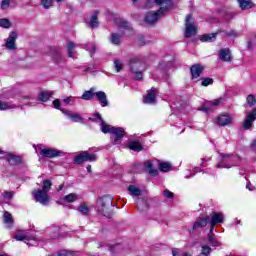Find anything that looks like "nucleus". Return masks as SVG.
<instances>
[{
	"label": "nucleus",
	"mask_w": 256,
	"mask_h": 256,
	"mask_svg": "<svg viewBox=\"0 0 256 256\" xmlns=\"http://www.w3.org/2000/svg\"><path fill=\"white\" fill-rule=\"evenodd\" d=\"M96 118H90V121H96V119H99L100 121V129L102 133L107 134L110 133L112 135L113 145H119L121 143V140L123 137H125V130L121 127H113L109 124H106L105 120L101 118V114L96 113L94 115Z\"/></svg>",
	"instance_id": "1"
},
{
	"label": "nucleus",
	"mask_w": 256,
	"mask_h": 256,
	"mask_svg": "<svg viewBox=\"0 0 256 256\" xmlns=\"http://www.w3.org/2000/svg\"><path fill=\"white\" fill-rule=\"evenodd\" d=\"M156 5L160 6V9L156 12H148L144 17L145 23L147 25H155L157 21H159V17L163 16V14L167 13L169 9H173V1L172 0H154Z\"/></svg>",
	"instance_id": "2"
},
{
	"label": "nucleus",
	"mask_w": 256,
	"mask_h": 256,
	"mask_svg": "<svg viewBox=\"0 0 256 256\" xmlns=\"http://www.w3.org/2000/svg\"><path fill=\"white\" fill-rule=\"evenodd\" d=\"M111 207H113V197L106 195L97 200V211L104 217H111Z\"/></svg>",
	"instance_id": "3"
},
{
	"label": "nucleus",
	"mask_w": 256,
	"mask_h": 256,
	"mask_svg": "<svg viewBox=\"0 0 256 256\" xmlns=\"http://www.w3.org/2000/svg\"><path fill=\"white\" fill-rule=\"evenodd\" d=\"M14 239L16 241H24L28 247H37L39 245V238H37L33 231H24L23 233L16 234Z\"/></svg>",
	"instance_id": "4"
},
{
	"label": "nucleus",
	"mask_w": 256,
	"mask_h": 256,
	"mask_svg": "<svg viewBox=\"0 0 256 256\" xmlns=\"http://www.w3.org/2000/svg\"><path fill=\"white\" fill-rule=\"evenodd\" d=\"M130 69L135 75L134 79L136 81H141V79H143V71H145L147 67L145 66V63L139 58H132L130 60Z\"/></svg>",
	"instance_id": "5"
},
{
	"label": "nucleus",
	"mask_w": 256,
	"mask_h": 256,
	"mask_svg": "<svg viewBox=\"0 0 256 256\" xmlns=\"http://www.w3.org/2000/svg\"><path fill=\"white\" fill-rule=\"evenodd\" d=\"M222 161L219 162L216 167L218 169H231L235 165H239L241 158L235 155L221 154Z\"/></svg>",
	"instance_id": "6"
},
{
	"label": "nucleus",
	"mask_w": 256,
	"mask_h": 256,
	"mask_svg": "<svg viewBox=\"0 0 256 256\" xmlns=\"http://www.w3.org/2000/svg\"><path fill=\"white\" fill-rule=\"evenodd\" d=\"M53 106L55 109H58L59 111H62L64 115H66L73 123H83V118H81V115L77 113H72L71 111H67L64 109H61V101L59 99H56L53 101Z\"/></svg>",
	"instance_id": "7"
},
{
	"label": "nucleus",
	"mask_w": 256,
	"mask_h": 256,
	"mask_svg": "<svg viewBox=\"0 0 256 256\" xmlns=\"http://www.w3.org/2000/svg\"><path fill=\"white\" fill-rule=\"evenodd\" d=\"M185 27L184 37L189 38L193 37V35H197V27H195V20L191 14L186 16Z\"/></svg>",
	"instance_id": "8"
},
{
	"label": "nucleus",
	"mask_w": 256,
	"mask_h": 256,
	"mask_svg": "<svg viewBox=\"0 0 256 256\" xmlns=\"http://www.w3.org/2000/svg\"><path fill=\"white\" fill-rule=\"evenodd\" d=\"M87 161H97V155L89 154V152L83 151L80 154L76 155L74 158V162L77 165H81V163H87Z\"/></svg>",
	"instance_id": "9"
},
{
	"label": "nucleus",
	"mask_w": 256,
	"mask_h": 256,
	"mask_svg": "<svg viewBox=\"0 0 256 256\" xmlns=\"http://www.w3.org/2000/svg\"><path fill=\"white\" fill-rule=\"evenodd\" d=\"M17 37V32L12 31L5 40L4 47L8 49V51H15L17 49Z\"/></svg>",
	"instance_id": "10"
},
{
	"label": "nucleus",
	"mask_w": 256,
	"mask_h": 256,
	"mask_svg": "<svg viewBox=\"0 0 256 256\" xmlns=\"http://www.w3.org/2000/svg\"><path fill=\"white\" fill-rule=\"evenodd\" d=\"M32 195L38 203L41 205H47L49 203V195L43 190H36L32 192Z\"/></svg>",
	"instance_id": "11"
},
{
	"label": "nucleus",
	"mask_w": 256,
	"mask_h": 256,
	"mask_svg": "<svg viewBox=\"0 0 256 256\" xmlns=\"http://www.w3.org/2000/svg\"><path fill=\"white\" fill-rule=\"evenodd\" d=\"M222 101L223 98L208 101L202 106L201 111H203L204 113H211L214 107H219V105H221Z\"/></svg>",
	"instance_id": "12"
},
{
	"label": "nucleus",
	"mask_w": 256,
	"mask_h": 256,
	"mask_svg": "<svg viewBox=\"0 0 256 256\" xmlns=\"http://www.w3.org/2000/svg\"><path fill=\"white\" fill-rule=\"evenodd\" d=\"M225 216L221 212H214L211 216L210 221V231L212 232L213 229H215V225H218V223H224Z\"/></svg>",
	"instance_id": "13"
},
{
	"label": "nucleus",
	"mask_w": 256,
	"mask_h": 256,
	"mask_svg": "<svg viewBox=\"0 0 256 256\" xmlns=\"http://www.w3.org/2000/svg\"><path fill=\"white\" fill-rule=\"evenodd\" d=\"M41 157H47L48 159H53V157H59L61 152L54 148H43L39 147Z\"/></svg>",
	"instance_id": "14"
},
{
	"label": "nucleus",
	"mask_w": 256,
	"mask_h": 256,
	"mask_svg": "<svg viewBox=\"0 0 256 256\" xmlns=\"http://www.w3.org/2000/svg\"><path fill=\"white\" fill-rule=\"evenodd\" d=\"M256 119V108H253L252 111L246 116L244 123H243V128L246 130H249L253 127V122Z\"/></svg>",
	"instance_id": "15"
},
{
	"label": "nucleus",
	"mask_w": 256,
	"mask_h": 256,
	"mask_svg": "<svg viewBox=\"0 0 256 256\" xmlns=\"http://www.w3.org/2000/svg\"><path fill=\"white\" fill-rule=\"evenodd\" d=\"M157 99V89L151 88L148 90L146 96L144 97V103L147 105H152V103H155Z\"/></svg>",
	"instance_id": "16"
},
{
	"label": "nucleus",
	"mask_w": 256,
	"mask_h": 256,
	"mask_svg": "<svg viewBox=\"0 0 256 256\" xmlns=\"http://www.w3.org/2000/svg\"><path fill=\"white\" fill-rule=\"evenodd\" d=\"M95 97L101 107H109V100L107 99V94L104 91L96 92Z\"/></svg>",
	"instance_id": "17"
},
{
	"label": "nucleus",
	"mask_w": 256,
	"mask_h": 256,
	"mask_svg": "<svg viewBox=\"0 0 256 256\" xmlns=\"http://www.w3.org/2000/svg\"><path fill=\"white\" fill-rule=\"evenodd\" d=\"M203 65L194 64L190 68L192 79H199L201 77V73H203Z\"/></svg>",
	"instance_id": "18"
},
{
	"label": "nucleus",
	"mask_w": 256,
	"mask_h": 256,
	"mask_svg": "<svg viewBox=\"0 0 256 256\" xmlns=\"http://www.w3.org/2000/svg\"><path fill=\"white\" fill-rule=\"evenodd\" d=\"M208 223H209V216H206L204 218H197L192 229L193 231H197V229H202V227H207Z\"/></svg>",
	"instance_id": "19"
},
{
	"label": "nucleus",
	"mask_w": 256,
	"mask_h": 256,
	"mask_svg": "<svg viewBox=\"0 0 256 256\" xmlns=\"http://www.w3.org/2000/svg\"><path fill=\"white\" fill-rule=\"evenodd\" d=\"M231 116L230 115H227V114H222L220 116H218L217 118V124L220 126V127H225L229 124H231Z\"/></svg>",
	"instance_id": "20"
},
{
	"label": "nucleus",
	"mask_w": 256,
	"mask_h": 256,
	"mask_svg": "<svg viewBox=\"0 0 256 256\" xmlns=\"http://www.w3.org/2000/svg\"><path fill=\"white\" fill-rule=\"evenodd\" d=\"M6 159L9 163V165H21L22 159L21 156L13 155V154H7Z\"/></svg>",
	"instance_id": "21"
},
{
	"label": "nucleus",
	"mask_w": 256,
	"mask_h": 256,
	"mask_svg": "<svg viewBox=\"0 0 256 256\" xmlns=\"http://www.w3.org/2000/svg\"><path fill=\"white\" fill-rule=\"evenodd\" d=\"M144 169L149 173V175H153L154 177L159 175V171L153 168V162H151V160L144 162Z\"/></svg>",
	"instance_id": "22"
},
{
	"label": "nucleus",
	"mask_w": 256,
	"mask_h": 256,
	"mask_svg": "<svg viewBox=\"0 0 256 256\" xmlns=\"http://www.w3.org/2000/svg\"><path fill=\"white\" fill-rule=\"evenodd\" d=\"M219 58L221 61L229 62L231 61V50L229 48H223L219 51Z\"/></svg>",
	"instance_id": "23"
},
{
	"label": "nucleus",
	"mask_w": 256,
	"mask_h": 256,
	"mask_svg": "<svg viewBox=\"0 0 256 256\" xmlns=\"http://www.w3.org/2000/svg\"><path fill=\"white\" fill-rule=\"evenodd\" d=\"M95 95H96L95 88H90L89 90L83 93V95L81 96V99H83L84 101H91L95 99Z\"/></svg>",
	"instance_id": "24"
},
{
	"label": "nucleus",
	"mask_w": 256,
	"mask_h": 256,
	"mask_svg": "<svg viewBox=\"0 0 256 256\" xmlns=\"http://www.w3.org/2000/svg\"><path fill=\"white\" fill-rule=\"evenodd\" d=\"M51 97H53V92L42 91L38 94V101H42L43 103H45L48 99H51Z\"/></svg>",
	"instance_id": "25"
},
{
	"label": "nucleus",
	"mask_w": 256,
	"mask_h": 256,
	"mask_svg": "<svg viewBox=\"0 0 256 256\" xmlns=\"http://www.w3.org/2000/svg\"><path fill=\"white\" fill-rule=\"evenodd\" d=\"M17 105L13 104V102H3L0 101V111H7L9 109H16Z\"/></svg>",
	"instance_id": "26"
},
{
	"label": "nucleus",
	"mask_w": 256,
	"mask_h": 256,
	"mask_svg": "<svg viewBox=\"0 0 256 256\" xmlns=\"http://www.w3.org/2000/svg\"><path fill=\"white\" fill-rule=\"evenodd\" d=\"M238 3L240 9H242L243 11L251 9L253 7V2H251V0H238Z\"/></svg>",
	"instance_id": "27"
},
{
	"label": "nucleus",
	"mask_w": 256,
	"mask_h": 256,
	"mask_svg": "<svg viewBox=\"0 0 256 256\" xmlns=\"http://www.w3.org/2000/svg\"><path fill=\"white\" fill-rule=\"evenodd\" d=\"M128 147L132 151H143V146L140 141H131L129 142Z\"/></svg>",
	"instance_id": "28"
},
{
	"label": "nucleus",
	"mask_w": 256,
	"mask_h": 256,
	"mask_svg": "<svg viewBox=\"0 0 256 256\" xmlns=\"http://www.w3.org/2000/svg\"><path fill=\"white\" fill-rule=\"evenodd\" d=\"M98 15L99 11H95L90 18V27H92V29H94L95 27H99V19L97 18Z\"/></svg>",
	"instance_id": "29"
},
{
	"label": "nucleus",
	"mask_w": 256,
	"mask_h": 256,
	"mask_svg": "<svg viewBox=\"0 0 256 256\" xmlns=\"http://www.w3.org/2000/svg\"><path fill=\"white\" fill-rule=\"evenodd\" d=\"M217 39V33H212V34H205L201 37L202 42H208L211 43Z\"/></svg>",
	"instance_id": "30"
},
{
	"label": "nucleus",
	"mask_w": 256,
	"mask_h": 256,
	"mask_svg": "<svg viewBox=\"0 0 256 256\" xmlns=\"http://www.w3.org/2000/svg\"><path fill=\"white\" fill-rule=\"evenodd\" d=\"M208 243H210L212 247H219V245H221V243L215 239V234H213V231L211 232V230L210 234H208Z\"/></svg>",
	"instance_id": "31"
},
{
	"label": "nucleus",
	"mask_w": 256,
	"mask_h": 256,
	"mask_svg": "<svg viewBox=\"0 0 256 256\" xmlns=\"http://www.w3.org/2000/svg\"><path fill=\"white\" fill-rule=\"evenodd\" d=\"M3 217H4V223L8 227H12L13 226V216L11 215V213L5 211Z\"/></svg>",
	"instance_id": "32"
},
{
	"label": "nucleus",
	"mask_w": 256,
	"mask_h": 256,
	"mask_svg": "<svg viewBox=\"0 0 256 256\" xmlns=\"http://www.w3.org/2000/svg\"><path fill=\"white\" fill-rule=\"evenodd\" d=\"M158 167L162 173H167L168 171H171V163L168 162H160L158 164Z\"/></svg>",
	"instance_id": "33"
},
{
	"label": "nucleus",
	"mask_w": 256,
	"mask_h": 256,
	"mask_svg": "<svg viewBox=\"0 0 256 256\" xmlns=\"http://www.w3.org/2000/svg\"><path fill=\"white\" fill-rule=\"evenodd\" d=\"M110 43H112V45H121V35L112 33L110 37Z\"/></svg>",
	"instance_id": "34"
},
{
	"label": "nucleus",
	"mask_w": 256,
	"mask_h": 256,
	"mask_svg": "<svg viewBox=\"0 0 256 256\" xmlns=\"http://www.w3.org/2000/svg\"><path fill=\"white\" fill-rule=\"evenodd\" d=\"M77 211H79L81 215H84L85 217H87V215H89V206H87V204L85 203H82L78 206Z\"/></svg>",
	"instance_id": "35"
},
{
	"label": "nucleus",
	"mask_w": 256,
	"mask_h": 256,
	"mask_svg": "<svg viewBox=\"0 0 256 256\" xmlns=\"http://www.w3.org/2000/svg\"><path fill=\"white\" fill-rule=\"evenodd\" d=\"M75 47H77V45L73 42H69L67 45V50H68V57H75Z\"/></svg>",
	"instance_id": "36"
},
{
	"label": "nucleus",
	"mask_w": 256,
	"mask_h": 256,
	"mask_svg": "<svg viewBox=\"0 0 256 256\" xmlns=\"http://www.w3.org/2000/svg\"><path fill=\"white\" fill-rule=\"evenodd\" d=\"M128 191L131 193V195H133V197H139V195H141V190L135 185H130L128 187Z\"/></svg>",
	"instance_id": "37"
},
{
	"label": "nucleus",
	"mask_w": 256,
	"mask_h": 256,
	"mask_svg": "<svg viewBox=\"0 0 256 256\" xmlns=\"http://www.w3.org/2000/svg\"><path fill=\"white\" fill-rule=\"evenodd\" d=\"M77 199H79V196L75 193L68 194L64 197V201H66L67 203H75Z\"/></svg>",
	"instance_id": "38"
},
{
	"label": "nucleus",
	"mask_w": 256,
	"mask_h": 256,
	"mask_svg": "<svg viewBox=\"0 0 256 256\" xmlns=\"http://www.w3.org/2000/svg\"><path fill=\"white\" fill-rule=\"evenodd\" d=\"M52 183L51 180L46 179L43 181V185H42V191H44L45 193L51 191V187H52Z\"/></svg>",
	"instance_id": "39"
},
{
	"label": "nucleus",
	"mask_w": 256,
	"mask_h": 256,
	"mask_svg": "<svg viewBox=\"0 0 256 256\" xmlns=\"http://www.w3.org/2000/svg\"><path fill=\"white\" fill-rule=\"evenodd\" d=\"M119 27H120V29H125L126 31H132L133 32V28L131 27V24H129V22H127L125 20L120 21Z\"/></svg>",
	"instance_id": "40"
},
{
	"label": "nucleus",
	"mask_w": 256,
	"mask_h": 256,
	"mask_svg": "<svg viewBox=\"0 0 256 256\" xmlns=\"http://www.w3.org/2000/svg\"><path fill=\"white\" fill-rule=\"evenodd\" d=\"M86 51H89L91 55H95V51H97V46H95V43H88L85 45Z\"/></svg>",
	"instance_id": "41"
},
{
	"label": "nucleus",
	"mask_w": 256,
	"mask_h": 256,
	"mask_svg": "<svg viewBox=\"0 0 256 256\" xmlns=\"http://www.w3.org/2000/svg\"><path fill=\"white\" fill-rule=\"evenodd\" d=\"M114 68L117 73L123 69V60H114Z\"/></svg>",
	"instance_id": "42"
},
{
	"label": "nucleus",
	"mask_w": 256,
	"mask_h": 256,
	"mask_svg": "<svg viewBox=\"0 0 256 256\" xmlns=\"http://www.w3.org/2000/svg\"><path fill=\"white\" fill-rule=\"evenodd\" d=\"M0 27H3L4 29H9L11 27V21L6 18L0 19Z\"/></svg>",
	"instance_id": "43"
},
{
	"label": "nucleus",
	"mask_w": 256,
	"mask_h": 256,
	"mask_svg": "<svg viewBox=\"0 0 256 256\" xmlns=\"http://www.w3.org/2000/svg\"><path fill=\"white\" fill-rule=\"evenodd\" d=\"M14 195L15 194L11 191H4V193L2 194V197L4 198L5 201L9 202L11 201V199H13Z\"/></svg>",
	"instance_id": "44"
},
{
	"label": "nucleus",
	"mask_w": 256,
	"mask_h": 256,
	"mask_svg": "<svg viewBox=\"0 0 256 256\" xmlns=\"http://www.w3.org/2000/svg\"><path fill=\"white\" fill-rule=\"evenodd\" d=\"M41 5L44 9H50V7H53V0H41Z\"/></svg>",
	"instance_id": "45"
},
{
	"label": "nucleus",
	"mask_w": 256,
	"mask_h": 256,
	"mask_svg": "<svg viewBox=\"0 0 256 256\" xmlns=\"http://www.w3.org/2000/svg\"><path fill=\"white\" fill-rule=\"evenodd\" d=\"M172 255L173 256H191L190 254L184 253L181 251V249L174 248L172 249Z\"/></svg>",
	"instance_id": "46"
},
{
	"label": "nucleus",
	"mask_w": 256,
	"mask_h": 256,
	"mask_svg": "<svg viewBox=\"0 0 256 256\" xmlns=\"http://www.w3.org/2000/svg\"><path fill=\"white\" fill-rule=\"evenodd\" d=\"M247 104L249 105V107H253V105H255L256 103V98L253 95H248L247 99Z\"/></svg>",
	"instance_id": "47"
},
{
	"label": "nucleus",
	"mask_w": 256,
	"mask_h": 256,
	"mask_svg": "<svg viewBox=\"0 0 256 256\" xmlns=\"http://www.w3.org/2000/svg\"><path fill=\"white\" fill-rule=\"evenodd\" d=\"M201 85L203 87H208V85H213V79L212 78H203Z\"/></svg>",
	"instance_id": "48"
},
{
	"label": "nucleus",
	"mask_w": 256,
	"mask_h": 256,
	"mask_svg": "<svg viewBox=\"0 0 256 256\" xmlns=\"http://www.w3.org/2000/svg\"><path fill=\"white\" fill-rule=\"evenodd\" d=\"M10 5H11V0H2L1 1V9H3L4 11L6 9H9Z\"/></svg>",
	"instance_id": "49"
},
{
	"label": "nucleus",
	"mask_w": 256,
	"mask_h": 256,
	"mask_svg": "<svg viewBox=\"0 0 256 256\" xmlns=\"http://www.w3.org/2000/svg\"><path fill=\"white\" fill-rule=\"evenodd\" d=\"M227 37H239V32L237 30H230L226 32Z\"/></svg>",
	"instance_id": "50"
},
{
	"label": "nucleus",
	"mask_w": 256,
	"mask_h": 256,
	"mask_svg": "<svg viewBox=\"0 0 256 256\" xmlns=\"http://www.w3.org/2000/svg\"><path fill=\"white\" fill-rule=\"evenodd\" d=\"M163 195H164V197H166V199H173V197L175 196L173 194V192H171V191H169L167 189L164 190Z\"/></svg>",
	"instance_id": "51"
},
{
	"label": "nucleus",
	"mask_w": 256,
	"mask_h": 256,
	"mask_svg": "<svg viewBox=\"0 0 256 256\" xmlns=\"http://www.w3.org/2000/svg\"><path fill=\"white\" fill-rule=\"evenodd\" d=\"M211 253V247L205 245L202 246V254L203 255H209Z\"/></svg>",
	"instance_id": "52"
},
{
	"label": "nucleus",
	"mask_w": 256,
	"mask_h": 256,
	"mask_svg": "<svg viewBox=\"0 0 256 256\" xmlns=\"http://www.w3.org/2000/svg\"><path fill=\"white\" fill-rule=\"evenodd\" d=\"M71 101H74V98L72 96H69L63 100V103H66V105H69Z\"/></svg>",
	"instance_id": "53"
},
{
	"label": "nucleus",
	"mask_w": 256,
	"mask_h": 256,
	"mask_svg": "<svg viewBox=\"0 0 256 256\" xmlns=\"http://www.w3.org/2000/svg\"><path fill=\"white\" fill-rule=\"evenodd\" d=\"M116 249H119V244L110 247V251H112V253H115Z\"/></svg>",
	"instance_id": "54"
},
{
	"label": "nucleus",
	"mask_w": 256,
	"mask_h": 256,
	"mask_svg": "<svg viewBox=\"0 0 256 256\" xmlns=\"http://www.w3.org/2000/svg\"><path fill=\"white\" fill-rule=\"evenodd\" d=\"M247 47H248V49H253L255 46L253 45V42L249 41L247 43Z\"/></svg>",
	"instance_id": "55"
},
{
	"label": "nucleus",
	"mask_w": 256,
	"mask_h": 256,
	"mask_svg": "<svg viewBox=\"0 0 256 256\" xmlns=\"http://www.w3.org/2000/svg\"><path fill=\"white\" fill-rule=\"evenodd\" d=\"M246 189L249 191H253V186L251 184H247Z\"/></svg>",
	"instance_id": "56"
},
{
	"label": "nucleus",
	"mask_w": 256,
	"mask_h": 256,
	"mask_svg": "<svg viewBox=\"0 0 256 256\" xmlns=\"http://www.w3.org/2000/svg\"><path fill=\"white\" fill-rule=\"evenodd\" d=\"M63 187H64V185H63V184H62V185H60V186L57 188V191H58V192H59V191H62Z\"/></svg>",
	"instance_id": "57"
},
{
	"label": "nucleus",
	"mask_w": 256,
	"mask_h": 256,
	"mask_svg": "<svg viewBox=\"0 0 256 256\" xmlns=\"http://www.w3.org/2000/svg\"><path fill=\"white\" fill-rule=\"evenodd\" d=\"M86 169H87L88 173H91V165H88V166L86 167Z\"/></svg>",
	"instance_id": "58"
},
{
	"label": "nucleus",
	"mask_w": 256,
	"mask_h": 256,
	"mask_svg": "<svg viewBox=\"0 0 256 256\" xmlns=\"http://www.w3.org/2000/svg\"><path fill=\"white\" fill-rule=\"evenodd\" d=\"M252 147H255V148H256V139L253 141Z\"/></svg>",
	"instance_id": "59"
},
{
	"label": "nucleus",
	"mask_w": 256,
	"mask_h": 256,
	"mask_svg": "<svg viewBox=\"0 0 256 256\" xmlns=\"http://www.w3.org/2000/svg\"><path fill=\"white\" fill-rule=\"evenodd\" d=\"M51 237L52 239H55L57 237V234H52Z\"/></svg>",
	"instance_id": "60"
},
{
	"label": "nucleus",
	"mask_w": 256,
	"mask_h": 256,
	"mask_svg": "<svg viewBox=\"0 0 256 256\" xmlns=\"http://www.w3.org/2000/svg\"><path fill=\"white\" fill-rule=\"evenodd\" d=\"M56 1V3H63V1H65V0H55Z\"/></svg>",
	"instance_id": "61"
},
{
	"label": "nucleus",
	"mask_w": 256,
	"mask_h": 256,
	"mask_svg": "<svg viewBox=\"0 0 256 256\" xmlns=\"http://www.w3.org/2000/svg\"><path fill=\"white\" fill-rule=\"evenodd\" d=\"M139 0H132L133 5H135Z\"/></svg>",
	"instance_id": "62"
},
{
	"label": "nucleus",
	"mask_w": 256,
	"mask_h": 256,
	"mask_svg": "<svg viewBox=\"0 0 256 256\" xmlns=\"http://www.w3.org/2000/svg\"><path fill=\"white\" fill-rule=\"evenodd\" d=\"M195 170H196V171H201V168H198V167H197V168H195Z\"/></svg>",
	"instance_id": "63"
},
{
	"label": "nucleus",
	"mask_w": 256,
	"mask_h": 256,
	"mask_svg": "<svg viewBox=\"0 0 256 256\" xmlns=\"http://www.w3.org/2000/svg\"><path fill=\"white\" fill-rule=\"evenodd\" d=\"M254 37H255V39H256V32H255V34H254Z\"/></svg>",
	"instance_id": "64"
}]
</instances>
